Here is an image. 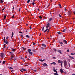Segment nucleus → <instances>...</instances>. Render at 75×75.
I'll return each mask as SVG.
<instances>
[{
    "mask_svg": "<svg viewBox=\"0 0 75 75\" xmlns=\"http://www.w3.org/2000/svg\"><path fill=\"white\" fill-rule=\"evenodd\" d=\"M0 56L1 58H3L4 57H6V55L4 53H1V54Z\"/></svg>",
    "mask_w": 75,
    "mask_h": 75,
    "instance_id": "1",
    "label": "nucleus"
},
{
    "mask_svg": "<svg viewBox=\"0 0 75 75\" xmlns=\"http://www.w3.org/2000/svg\"><path fill=\"white\" fill-rule=\"evenodd\" d=\"M31 50L30 49L28 50V52L29 54H30V55H33V53L32 52H31Z\"/></svg>",
    "mask_w": 75,
    "mask_h": 75,
    "instance_id": "2",
    "label": "nucleus"
},
{
    "mask_svg": "<svg viewBox=\"0 0 75 75\" xmlns=\"http://www.w3.org/2000/svg\"><path fill=\"white\" fill-rule=\"evenodd\" d=\"M64 67H67V62L65 61L64 62Z\"/></svg>",
    "mask_w": 75,
    "mask_h": 75,
    "instance_id": "3",
    "label": "nucleus"
},
{
    "mask_svg": "<svg viewBox=\"0 0 75 75\" xmlns=\"http://www.w3.org/2000/svg\"><path fill=\"white\" fill-rule=\"evenodd\" d=\"M72 14V13L70 11H69V13L68 15L69 16H71V15Z\"/></svg>",
    "mask_w": 75,
    "mask_h": 75,
    "instance_id": "4",
    "label": "nucleus"
},
{
    "mask_svg": "<svg viewBox=\"0 0 75 75\" xmlns=\"http://www.w3.org/2000/svg\"><path fill=\"white\" fill-rule=\"evenodd\" d=\"M43 67H48V65H47V64L46 63H44L43 65Z\"/></svg>",
    "mask_w": 75,
    "mask_h": 75,
    "instance_id": "5",
    "label": "nucleus"
},
{
    "mask_svg": "<svg viewBox=\"0 0 75 75\" xmlns=\"http://www.w3.org/2000/svg\"><path fill=\"white\" fill-rule=\"evenodd\" d=\"M39 60L40 61H41V62H44V61H45V59H44L43 60H42V59H40Z\"/></svg>",
    "mask_w": 75,
    "mask_h": 75,
    "instance_id": "6",
    "label": "nucleus"
},
{
    "mask_svg": "<svg viewBox=\"0 0 75 75\" xmlns=\"http://www.w3.org/2000/svg\"><path fill=\"white\" fill-rule=\"evenodd\" d=\"M63 41L66 44H67V41L66 40H64Z\"/></svg>",
    "mask_w": 75,
    "mask_h": 75,
    "instance_id": "7",
    "label": "nucleus"
},
{
    "mask_svg": "<svg viewBox=\"0 0 75 75\" xmlns=\"http://www.w3.org/2000/svg\"><path fill=\"white\" fill-rule=\"evenodd\" d=\"M63 72H64L63 71V70H62V69H60V72H61V73H62Z\"/></svg>",
    "mask_w": 75,
    "mask_h": 75,
    "instance_id": "8",
    "label": "nucleus"
},
{
    "mask_svg": "<svg viewBox=\"0 0 75 75\" xmlns=\"http://www.w3.org/2000/svg\"><path fill=\"white\" fill-rule=\"evenodd\" d=\"M51 65H55V64H56V63L55 62H53L52 63H51Z\"/></svg>",
    "mask_w": 75,
    "mask_h": 75,
    "instance_id": "9",
    "label": "nucleus"
},
{
    "mask_svg": "<svg viewBox=\"0 0 75 75\" xmlns=\"http://www.w3.org/2000/svg\"><path fill=\"white\" fill-rule=\"evenodd\" d=\"M42 46L43 47H46V45H45L44 43L42 44Z\"/></svg>",
    "mask_w": 75,
    "mask_h": 75,
    "instance_id": "10",
    "label": "nucleus"
},
{
    "mask_svg": "<svg viewBox=\"0 0 75 75\" xmlns=\"http://www.w3.org/2000/svg\"><path fill=\"white\" fill-rule=\"evenodd\" d=\"M21 70L22 71H27V70L24 69H21Z\"/></svg>",
    "mask_w": 75,
    "mask_h": 75,
    "instance_id": "11",
    "label": "nucleus"
},
{
    "mask_svg": "<svg viewBox=\"0 0 75 75\" xmlns=\"http://www.w3.org/2000/svg\"><path fill=\"white\" fill-rule=\"evenodd\" d=\"M26 38H30V37L28 35H27L26 36Z\"/></svg>",
    "mask_w": 75,
    "mask_h": 75,
    "instance_id": "12",
    "label": "nucleus"
},
{
    "mask_svg": "<svg viewBox=\"0 0 75 75\" xmlns=\"http://www.w3.org/2000/svg\"><path fill=\"white\" fill-rule=\"evenodd\" d=\"M48 29H47L46 30H45L44 31V33H46V32H47V31H48Z\"/></svg>",
    "mask_w": 75,
    "mask_h": 75,
    "instance_id": "13",
    "label": "nucleus"
},
{
    "mask_svg": "<svg viewBox=\"0 0 75 75\" xmlns=\"http://www.w3.org/2000/svg\"><path fill=\"white\" fill-rule=\"evenodd\" d=\"M69 57L71 59H74V58L70 56H69Z\"/></svg>",
    "mask_w": 75,
    "mask_h": 75,
    "instance_id": "14",
    "label": "nucleus"
},
{
    "mask_svg": "<svg viewBox=\"0 0 75 75\" xmlns=\"http://www.w3.org/2000/svg\"><path fill=\"white\" fill-rule=\"evenodd\" d=\"M58 62L59 64H61V61L59 60H58Z\"/></svg>",
    "mask_w": 75,
    "mask_h": 75,
    "instance_id": "15",
    "label": "nucleus"
},
{
    "mask_svg": "<svg viewBox=\"0 0 75 75\" xmlns=\"http://www.w3.org/2000/svg\"><path fill=\"white\" fill-rule=\"evenodd\" d=\"M67 31V29H65L62 30L63 32H65V31Z\"/></svg>",
    "mask_w": 75,
    "mask_h": 75,
    "instance_id": "16",
    "label": "nucleus"
},
{
    "mask_svg": "<svg viewBox=\"0 0 75 75\" xmlns=\"http://www.w3.org/2000/svg\"><path fill=\"white\" fill-rule=\"evenodd\" d=\"M58 52H59V53H60V54H62V52H61V51L60 50H58Z\"/></svg>",
    "mask_w": 75,
    "mask_h": 75,
    "instance_id": "17",
    "label": "nucleus"
},
{
    "mask_svg": "<svg viewBox=\"0 0 75 75\" xmlns=\"http://www.w3.org/2000/svg\"><path fill=\"white\" fill-rule=\"evenodd\" d=\"M8 41H7V40H6V41H5V43L6 44H8Z\"/></svg>",
    "mask_w": 75,
    "mask_h": 75,
    "instance_id": "18",
    "label": "nucleus"
},
{
    "mask_svg": "<svg viewBox=\"0 0 75 75\" xmlns=\"http://www.w3.org/2000/svg\"><path fill=\"white\" fill-rule=\"evenodd\" d=\"M13 57H14V56H12L11 57H10V59H12L13 58Z\"/></svg>",
    "mask_w": 75,
    "mask_h": 75,
    "instance_id": "19",
    "label": "nucleus"
},
{
    "mask_svg": "<svg viewBox=\"0 0 75 75\" xmlns=\"http://www.w3.org/2000/svg\"><path fill=\"white\" fill-rule=\"evenodd\" d=\"M49 26H50V23H48L46 26L48 27H49Z\"/></svg>",
    "mask_w": 75,
    "mask_h": 75,
    "instance_id": "20",
    "label": "nucleus"
},
{
    "mask_svg": "<svg viewBox=\"0 0 75 75\" xmlns=\"http://www.w3.org/2000/svg\"><path fill=\"white\" fill-rule=\"evenodd\" d=\"M13 59L14 60V61H15L17 59V58L16 57H14V58Z\"/></svg>",
    "mask_w": 75,
    "mask_h": 75,
    "instance_id": "21",
    "label": "nucleus"
},
{
    "mask_svg": "<svg viewBox=\"0 0 75 75\" xmlns=\"http://www.w3.org/2000/svg\"><path fill=\"white\" fill-rule=\"evenodd\" d=\"M59 6L60 8H61L62 7L61 6V4H59Z\"/></svg>",
    "mask_w": 75,
    "mask_h": 75,
    "instance_id": "22",
    "label": "nucleus"
},
{
    "mask_svg": "<svg viewBox=\"0 0 75 75\" xmlns=\"http://www.w3.org/2000/svg\"><path fill=\"white\" fill-rule=\"evenodd\" d=\"M52 20V18H51L49 20V21H51Z\"/></svg>",
    "mask_w": 75,
    "mask_h": 75,
    "instance_id": "23",
    "label": "nucleus"
},
{
    "mask_svg": "<svg viewBox=\"0 0 75 75\" xmlns=\"http://www.w3.org/2000/svg\"><path fill=\"white\" fill-rule=\"evenodd\" d=\"M54 75H58V74L56 73H54Z\"/></svg>",
    "mask_w": 75,
    "mask_h": 75,
    "instance_id": "24",
    "label": "nucleus"
},
{
    "mask_svg": "<svg viewBox=\"0 0 75 75\" xmlns=\"http://www.w3.org/2000/svg\"><path fill=\"white\" fill-rule=\"evenodd\" d=\"M3 63L4 64H5V63H6V61H3Z\"/></svg>",
    "mask_w": 75,
    "mask_h": 75,
    "instance_id": "25",
    "label": "nucleus"
},
{
    "mask_svg": "<svg viewBox=\"0 0 75 75\" xmlns=\"http://www.w3.org/2000/svg\"><path fill=\"white\" fill-rule=\"evenodd\" d=\"M53 50H54V51H55V52L57 51V50H56V49L55 48H53Z\"/></svg>",
    "mask_w": 75,
    "mask_h": 75,
    "instance_id": "26",
    "label": "nucleus"
},
{
    "mask_svg": "<svg viewBox=\"0 0 75 75\" xmlns=\"http://www.w3.org/2000/svg\"><path fill=\"white\" fill-rule=\"evenodd\" d=\"M12 50L13 51H16V49H12Z\"/></svg>",
    "mask_w": 75,
    "mask_h": 75,
    "instance_id": "27",
    "label": "nucleus"
},
{
    "mask_svg": "<svg viewBox=\"0 0 75 75\" xmlns=\"http://www.w3.org/2000/svg\"><path fill=\"white\" fill-rule=\"evenodd\" d=\"M59 43H60V44H62H62H63V43L62 42H59Z\"/></svg>",
    "mask_w": 75,
    "mask_h": 75,
    "instance_id": "28",
    "label": "nucleus"
},
{
    "mask_svg": "<svg viewBox=\"0 0 75 75\" xmlns=\"http://www.w3.org/2000/svg\"><path fill=\"white\" fill-rule=\"evenodd\" d=\"M60 33L61 32H57V34H58L60 35Z\"/></svg>",
    "mask_w": 75,
    "mask_h": 75,
    "instance_id": "29",
    "label": "nucleus"
},
{
    "mask_svg": "<svg viewBox=\"0 0 75 75\" xmlns=\"http://www.w3.org/2000/svg\"><path fill=\"white\" fill-rule=\"evenodd\" d=\"M6 16H4V19H6Z\"/></svg>",
    "mask_w": 75,
    "mask_h": 75,
    "instance_id": "30",
    "label": "nucleus"
},
{
    "mask_svg": "<svg viewBox=\"0 0 75 75\" xmlns=\"http://www.w3.org/2000/svg\"><path fill=\"white\" fill-rule=\"evenodd\" d=\"M32 51H33V52H35V50H32Z\"/></svg>",
    "mask_w": 75,
    "mask_h": 75,
    "instance_id": "31",
    "label": "nucleus"
},
{
    "mask_svg": "<svg viewBox=\"0 0 75 75\" xmlns=\"http://www.w3.org/2000/svg\"><path fill=\"white\" fill-rule=\"evenodd\" d=\"M58 16H59V17H61V15L60 14H58Z\"/></svg>",
    "mask_w": 75,
    "mask_h": 75,
    "instance_id": "32",
    "label": "nucleus"
},
{
    "mask_svg": "<svg viewBox=\"0 0 75 75\" xmlns=\"http://www.w3.org/2000/svg\"><path fill=\"white\" fill-rule=\"evenodd\" d=\"M33 45H35V42H33Z\"/></svg>",
    "mask_w": 75,
    "mask_h": 75,
    "instance_id": "33",
    "label": "nucleus"
},
{
    "mask_svg": "<svg viewBox=\"0 0 75 75\" xmlns=\"http://www.w3.org/2000/svg\"><path fill=\"white\" fill-rule=\"evenodd\" d=\"M44 27H43L42 28V31H44Z\"/></svg>",
    "mask_w": 75,
    "mask_h": 75,
    "instance_id": "34",
    "label": "nucleus"
},
{
    "mask_svg": "<svg viewBox=\"0 0 75 75\" xmlns=\"http://www.w3.org/2000/svg\"><path fill=\"white\" fill-rule=\"evenodd\" d=\"M6 38L7 40H8V36H7L6 37Z\"/></svg>",
    "mask_w": 75,
    "mask_h": 75,
    "instance_id": "35",
    "label": "nucleus"
},
{
    "mask_svg": "<svg viewBox=\"0 0 75 75\" xmlns=\"http://www.w3.org/2000/svg\"><path fill=\"white\" fill-rule=\"evenodd\" d=\"M9 69H13V68L10 67L9 68Z\"/></svg>",
    "mask_w": 75,
    "mask_h": 75,
    "instance_id": "36",
    "label": "nucleus"
},
{
    "mask_svg": "<svg viewBox=\"0 0 75 75\" xmlns=\"http://www.w3.org/2000/svg\"><path fill=\"white\" fill-rule=\"evenodd\" d=\"M3 2V1L2 0H1L0 1V3H2Z\"/></svg>",
    "mask_w": 75,
    "mask_h": 75,
    "instance_id": "37",
    "label": "nucleus"
},
{
    "mask_svg": "<svg viewBox=\"0 0 75 75\" xmlns=\"http://www.w3.org/2000/svg\"><path fill=\"white\" fill-rule=\"evenodd\" d=\"M54 72H56V73H57V71H56V70H54Z\"/></svg>",
    "mask_w": 75,
    "mask_h": 75,
    "instance_id": "38",
    "label": "nucleus"
},
{
    "mask_svg": "<svg viewBox=\"0 0 75 75\" xmlns=\"http://www.w3.org/2000/svg\"><path fill=\"white\" fill-rule=\"evenodd\" d=\"M71 55H74V54H73L72 53H71Z\"/></svg>",
    "mask_w": 75,
    "mask_h": 75,
    "instance_id": "39",
    "label": "nucleus"
},
{
    "mask_svg": "<svg viewBox=\"0 0 75 75\" xmlns=\"http://www.w3.org/2000/svg\"><path fill=\"white\" fill-rule=\"evenodd\" d=\"M32 4H33V5H34V4H35V3H34V2H33L32 3Z\"/></svg>",
    "mask_w": 75,
    "mask_h": 75,
    "instance_id": "40",
    "label": "nucleus"
},
{
    "mask_svg": "<svg viewBox=\"0 0 75 75\" xmlns=\"http://www.w3.org/2000/svg\"><path fill=\"white\" fill-rule=\"evenodd\" d=\"M30 1V0H28L27 2V3H29Z\"/></svg>",
    "mask_w": 75,
    "mask_h": 75,
    "instance_id": "41",
    "label": "nucleus"
},
{
    "mask_svg": "<svg viewBox=\"0 0 75 75\" xmlns=\"http://www.w3.org/2000/svg\"><path fill=\"white\" fill-rule=\"evenodd\" d=\"M12 35H14V33H13V32L12 33Z\"/></svg>",
    "mask_w": 75,
    "mask_h": 75,
    "instance_id": "42",
    "label": "nucleus"
},
{
    "mask_svg": "<svg viewBox=\"0 0 75 75\" xmlns=\"http://www.w3.org/2000/svg\"><path fill=\"white\" fill-rule=\"evenodd\" d=\"M14 15H13L12 17V18H14Z\"/></svg>",
    "mask_w": 75,
    "mask_h": 75,
    "instance_id": "43",
    "label": "nucleus"
},
{
    "mask_svg": "<svg viewBox=\"0 0 75 75\" xmlns=\"http://www.w3.org/2000/svg\"><path fill=\"white\" fill-rule=\"evenodd\" d=\"M53 59H56V58H57L55 57H53Z\"/></svg>",
    "mask_w": 75,
    "mask_h": 75,
    "instance_id": "44",
    "label": "nucleus"
},
{
    "mask_svg": "<svg viewBox=\"0 0 75 75\" xmlns=\"http://www.w3.org/2000/svg\"><path fill=\"white\" fill-rule=\"evenodd\" d=\"M39 18H42V17H41V16H39Z\"/></svg>",
    "mask_w": 75,
    "mask_h": 75,
    "instance_id": "45",
    "label": "nucleus"
},
{
    "mask_svg": "<svg viewBox=\"0 0 75 75\" xmlns=\"http://www.w3.org/2000/svg\"><path fill=\"white\" fill-rule=\"evenodd\" d=\"M69 50H67V52H69Z\"/></svg>",
    "mask_w": 75,
    "mask_h": 75,
    "instance_id": "46",
    "label": "nucleus"
},
{
    "mask_svg": "<svg viewBox=\"0 0 75 75\" xmlns=\"http://www.w3.org/2000/svg\"><path fill=\"white\" fill-rule=\"evenodd\" d=\"M14 6H13V8H12L13 10H14Z\"/></svg>",
    "mask_w": 75,
    "mask_h": 75,
    "instance_id": "47",
    "label": "nucleus"
},
{
    "mask_svg": "<svg viewBox=\"0 0 75 75\" xmlns=\"http://www.w3.org/2000/svg\"><path fill=\"white\" fill-rule=\"evenodd\" d=\"M25 50V48H24L23 49V50Z\"/></svg>",
    "mask_w": 75,
    "mask_h": 75,
    "instance_id": "48",
    "label": "nucleus"
},
{
    "mask_svg": "<svg viewBox=\"0 0 75 75\" xmlns=\"http://www.w3.org/2000/svg\"><path fill=\"white\" fill-rule=\"evenodd\" d=\"M37 71V70H34V72H36Z\"/></svg>",
    "mask_w": 75,
    "mask_h": 75,
    "instance_id": "49",
    "label": "nucleus"
},
{
    "mask_svg": "<svg viewBox=\"0 0 75 75\" xmlns=\"http://www.w3.org/2000/svg\"><path fill=\"white\" fill-rule=\"evenodd\" d=\"M20 71L21 72H23V71L21 70H20Z\"/></svg>",
    "mask_w": 75,
    "mask_h": 75,
    "instance_id": "50",
    "label": "nucleus"
},
{
    "mask_svg": "<svg viewBox=\"0 0 75 75\" xmlns=\"http://www.w3.org/2000/svg\"><path fill=\"white\" fill-rule=\"evenodd\" d=\"M19 33L21 34V33H23V32H19Z\"/></svg>",
    "mask_w": 75,
    "mask_h": 75,
    "instance_id": "51",
    "label": "nucleus"
},
{
    "mask_svg": "<svg viewBox=\"0 0 75 75\" xmlns=\"http://www.w3.org/2000/svg\"><path fill=\"white\" fill-rule=\"evenodd\" d=\"M30 30H31V26L30 27Z\"/></svg>",
    "mask_w": 75,
    "mask_h": 75,
    "instance_id": "52",
    "label": "nucleus"
},
{
    "mask_svg": "<svg viewBox=\"0 0 75 75\" xmlns=\"http://www.w3.org/2000/svg\"><path fill=\"white\" fill-rule=\"evenodd\" d=\"M6 45H5L4 46V48H6Z\"/></svg>",
    "mask_w": 75,
    "mask_h": 75,
    "instance_id": "53",
    "label": "nucleus"
},
{
    "mask_svg": "<svg viewBox=\"0 0 75 75\" xmlns=\"http://www.w3.org/2000/svg\"><path fill=\"white\" fill-rule=\"evenodd\" d=\"M13 37V35H12L11 38H12Z\"/></svg>",
    "mask_w": 75,
    "mask_h": 75,
    "instance_id": "54",
    "label": "nucleus"
},
{
    "mask_svg": "<svg viewBox=\"0 0 75 75\" xmlns=\"http://www.w3.org/2000/svg\"><path fill=\"white\" fill-rule=\"evenodd\" d=\"M13 37V35H12L11 38H12Z\"/></svg>",
    "mask_w": 75,
    "mask_h": 75,
    "instance_id": "55",
    "label": "nucleus"
},
{
    "mask_svg": "<svg viewBox=\"0 0 75 75\" xmlns=\"http://www.w3.org/2000/svg\"><path fill=\"white\" fill-rule=\"evenodd\" d=\"M41 48L42 49V50H44V48H43L42 47H41Z\"/></svg>",
    "mask_w": 75,
    "mask_h": 75,
    "instance_id": "56",
    "label": "nucleus"
},
{
    "mask_svg": "<svg viewBox=\"0 0 75 75\" xmlns=\"http://www.w3.org/2000/svg\"><path fill=\"white\" fill-rule=\"evenodd\" d=\"M64 10L66 11V8H65L64 9Z\"/></svg>",
    "mask_w": 75,
    "mask_h": 75,
    "instance_id": "57",
    "label": "nucleus"
},
{
    "mask_svg": "<svg viewBox=\"0 0 75 75\" xmlns=\"http://www.w3.org/2000/svg\"><path fill=\"white\" fill-rule=\"evenodd\" d=\"M63 63V62H62V61L61 63V64H62Z\"/></svg>",
    "mask_w": 75,
    "mask_h": 75,
    "instance_id": "58",
    "label": "nucleus"
},
{
    "mask_svg": "<svg viewBox=\"0 0 75 75\" xmlns=\"http://www.w3.org/2000/svg\"><path fill=\"white\" fill-rule=\"evenodd\" d=\"M73 13H74V14H75V11H74Z\"/></svg>",
    "mask_w": 75,
    "mask_h": 75,
    "instance_id": "59",
    "label": "nucleus"
},
{
    "mask_svg": "<svg viewBox=\"0 0 75 75\" xmlns=\"http://www.w3.org/2000/svg\"><path fill=\"white\" fill-rule=\"evenodd\" d=\"M5 9V8H4L2 9L3 10H4Z\"/></svg>",
    "mask_w": 75,
    "mask_h": 75,
    "instance_id": "60",
    "label": "nucleus"
},
{
    "mask_svg": "<svg viewBox=\"0 0 75 75\" xmlns=\"http://www.w3.org/2000/svg\"><path fill=\"white\" fill-rule=\"evenodd\" d=\"M24 47H22V49H23Z\"/></svg>",
    "mask_w": 75,
    "mask_h": 75,
    "instance_id": "61",
    "label": "nucleus"
},
{
    "mask_svg": "<svg viewBox=\"0 0 75 75\" xmlns=\"http://www.w3.org/2000/svg\"><path fill=\"white\" fill-rule=\"evenodd\" d=\"M38 11H39V8H38Z\"/></svg>",
    "mask_w": 75,
    "mask_h": 75,
    "instance_id": "62",
    "label": "nucleus"
},
{
    "mask_svg": "<svg viewBox=\"0 0 75 75\" xmlns=\"http://www.w3.org/2000/svg\"><path fill=\"white\" fill-rule=\"evenodd\" d=\"M4 42H6V40H4Z\"/></svg>",
    "mask_w": 75,
    "mask_h": 75,
    "instance_id": "63",
    "label": "nucleus"
},
{
    "mask_svg": "<svg viewBox=\"0 0 75 75\" xmlns=\"http://www.w3.org/2000/svg\"><path fill=\"white\" fill-rule=\"evenodd\" d=\"M24 75H28V74H25Z\"/></svg>",
    "mask_w": 75,
    "mask_h": 75,
    "instance_id": "64",
    "label": "nucleus"
}]
</instances>
